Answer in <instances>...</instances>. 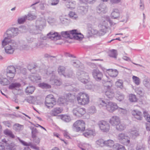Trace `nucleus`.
<instances>
[{
	"instance_id": "obj_61",
	"label": "nucleus",
	"mask_w": 150,
	"mask_h": 150,
	"mask_svg": "<svg viewBox=\"0 0 150 150\" xmlns=\"http://www.w3.org/2000/svg\"><path fill=\"white\" fill-rule=\"evenodd\" d=\"M129 99L131 102H135L137 101L136 96L133 94H132L130 95L129 97Z\"/></svg>"
},
{
	"instance_id": "obj_6",
	"label": "nucleus",
	"mask_w": 150,
	"mask_h": 150,
	"mask_svg": "<svg viewBox=\"0 0 150 150\" xmlns=\"http://www.w3.org/2000/svg\"><path fill=\"white\" fill-rule=\"evenodd\" d=\"M18 67L16 68L13 65H10L7 67L6 71V75L7 78L10 80L13 79L16 73V69Z\"/></svg>"
},
{
	"instance_id": "obj_16",
	"label": "nucleus",
	"mask_w": 150,
	"mask_h": 150,
	"mask_svg": "<svg viewBox=\"0 0 150 150\" xmlns=\"http://www.w3.org/2000/svg\"><path fill=\"white\" fill-rule=\"evenodd\" d=\"M106 6L103 3H101L98 6L97 8V12L99 13H105L106 12Z\"/></svg>"
},
{
	"instance_id": "obj_8",
	"label": "nucleus",
	"mask_w": 150,
	"mask_h": 150,
	"mask_svg": "<svg viewBox=\"0 0 150 150\" xmlns=\"http://www.w3.org/2000/svg\"><path fill=\"white\" fill-rule=\"evenodd\" d=\"M45 21L44 20H38L36 21V25L33 28V31L32 32L35 34H37L39 33V30H41L43 28V26L45 25Z\"/></svg>"
},
{
	"instance_id": "obj_43",
	"label": "nucleus",
	"mask_w": 150,
	"mask_h": 150,
	"mask_svg": "<svg viewBox=\"0 0 150 150\" xmlns=\"http://www.w3.org/2000/svg\"><path fill=\"white\" fill-rule=\"evenodd\" d=\"M35 88L33 86L27 87L25 89V92L28 94H32L35 90Z\"/></svg>"
},
{
	"instance_id": "obj_25",
	"label": "nucleus",
	"mask_w": 150,
	"mask_h": 150,
	"mask_svg": "<svg viewBox=\"0 0 150 150\" xmlns=\"http://www.w3.org/2000/svg\"><path fill=\"white\" fill-rule=\"evenodd\" d=\"M46 102L56 103V100L54 96L52 94H50L47 95L45 99Z\"/></svg>"
},
{
	"instance_id": "obj_4",
	"label": "nucleus",
	"mask_w": 150,
	"mask_h": 150,
	"mask_svg": "<svg viewBox=\"0 0 150 150\" xmlns=\"http://www.w3.org/2000/svg\"><path fill=\"white\" fill-rule=\"evenodd\" d=\"M76 74L79 76V80L82 83L86 84L90 81L88 74L85 72L83 70L79 69Z\"/></svg>"
},
{
	"instance_id": "obj_2",
	"label": "nucleus",
	"mask_w": 150,
	"mask_h": 150,
	"mask_svg": "<svg viewBox=\"0 0 150 150\" xmlns=\"http://www.w3.org/2000/svg\"><path fill=\"white\" fill-rule=\"evenodd\" d=\"M99 106L100 107H105L106 110L110 112H112L118 108L115 103L112 102H105L103 100L101 101Z\"/></svg>"
},
{
	"instance_id": "obj_18",
	"label": "nucleus",
	"mask_w": 150,
	"mask_h": 150,
	"mask_svg": "<svg viewBox=\"0 0 150 150\" xmlns=\"http://www.w3.org/2000/svg\"><path fill=\"white\" fill-rule=\"evenodd\" d=\"M119 118L116 116H112L109 122L112 126H116L120 123Z\"/></svg>"
},
{
	"instance_id": "obj_1",
	"label": "nucleus",
	"mask_w": 150,
	"mask_h": 150,
	"mask_svg": "<svg viewBox=\"0 0 150 150\" xmlns=\"http://www.w3.org/2000/svg\"><path fill=\"white\" fill-rule=\"evenodd\" d=\"M7 39L4 38L2 41L1 47L4 48L5 52L7 54H12L18 48V45L16 42L13 40L9 41Z\"/></svg>"
},
{
	"instance_id": "obj_51",
	"label": "nucleus",
	"mask_w": 150,
	"mask_h": 150,
	"mask_svg": "<svg viewBox=\"0 0 150 150\" xmlns=\"http://www.w3.org/2000/svg\"><path fill=\"white\" fill-rule=\"evenodd\" d=\"M143 83L145 87L148 88H150V79H145L144 80Z\"/></svg>"
},
{
	"instance_id": "obj_52",
	"label": "nucleus",
	"mask_w": 150,
	"mask_h": 150,
	"mask_svg": "<svg viewBox=\"0 0 150 150\" xmlns=\"http://www.w3.org/2000/svg\"><path fill=\"white\" fill-rule=\"evenodd\" d=\"M105 142L103 139H100L97 140L96 142L97 144L99 146L103 147L105 146Z\"/></svg>"
},
{
	"instance_id": "obj_28",
	"label": "nucleus",
	"mask_w": 150,
	"mask_h": 150,
	"mask_svg": "<svg viewBox=\"0 0 150 150\" xmlns=\"http://www.w3.org/2000/svg\"><path fill=\"white\" fill-rule=\"evenodd\" d=\"M24 126L23 125H20L18 123H16L13 127V129L16 132H19L23 129Z\"/></svg>"
},
{
	"instance_id": "obj_15",
	"label": "nucleus",
	"mask_w": 150,
	"mask_h": 150,
	"mask_svg": "<svg viewBox=\"0 0 150 150\" xmlns=\"http://www.w3.org/2000/svg\"><path fill=\"white\" fill-rule=\"evenodd\" d=\"M70 34L73 35V38L75 40H80L83 38L81 33H78L76 30H73L70 31Z\"/></svg>"
},
{
	"instance_id": "obj_32",
	"label": "nucleus",
	"mask_w": 150,
	"mask_h": 150,
	"mask_svg": "<svg viewBox=\"0 0 150 150\" xmlns=\"http://www.w3.org/2000/svg\"><path fill=\"white\" fill-rule=\"evenodd\" d=\"M9 83V81L8 79L6 78H4L2 76H0V84L4 86L8 85Z\"/></svg>"
},
{
	"instance_id": "obj_47",
	"label": "nucleus",
	"mask_w": 150,
	"mask_h": 150,
	"mask_svg": "<svg viewBox=\"0 0 150 150\" xmlns=\"http://www.w3.org/2000/svg\"><path fill=\"white\" fill-rule=\"evenodd\" d=\"M115 86L118 88H119L121 89L123 88V82L122 80H119L115 83Z\"/></svg>"
},
{
	"instance_id": "obj_19",
	"label": "nucleus",
	"mask_w": 150,
	"mask_h": 150,
	"mask_svg": "<svg viewBox=\"0 0 150 150\" xmlns=\"http://www.w3.org/2000/svg\"><path fill=\"white\" fill-rule=\"evenodd\" d=\"M46 74L47 75L51 77L50 79V81H53L55 78V71L51 70L50 69H48L47 70Z\"/></svg>"
},
{
	"instance_id": "obj_9",
	"label": "nucleus",
	"mask_w": 150,
	"mask_h": 150,
	"mask_svg": "<svg viewBox=\"0 0 150 150\" xmlns=\"http://www.w3.org/2000/svg\"><path fill=\"white\" fill-rule=\"evenodd\" d=\"M117 139L120 142L124 144L127 145L130 142L129 137L123 133L118 134Z\"/></svg>"
},
{
	"instance_id": "obj_50",
	"label": "nucleus",
	"mask_w": 150,
	"mask_h": 150,
	"mask_svg": "<svg viewBox=\"0 0 150 150\" xmlns=\"http://www.w3.org/2000/svg\"><path fill=\"white\" fill-rule=\"evenodd\" d=\"M52 83L57 86H59L62 84V81L60 80L54 79L53 81H51Z\"/></svg>"
},
{
	"instance_id": "obj_62",
	"label": "nucleus",
	"mask_w": 150,
	"mask_h": 150,
	"mask_svg": "<svg viewBox=\"0 0 150 150\" xmlns=\"http://www.w3.org/2000/svg\"><path fill=\"white\" fill-rule=\"evenodd\" d=\"M34 97L33 96H29L25 99L26 101L30 103H33L34 101Z\"/></svg>"
},
{
	"instance_id": "obj_7",
	"label": "nucleus",
	"mask_w": 150,
	"mask_h": 150,
	"mask_svg": "<svg viewBox=\"0 0 150 150\" xmlns=\"http://www.w3.org/2000/svg\"><path fill=\"white\" fill-rule=\"evenodd\" d=\"M85 123L82 120L76 121L73 125V129L76 132L83 131L85 130Z\"/></svg>"
},
{
	"instance_id": "obj_30",
	"label": "nucleus",
	"mask_w": 150,
	"mask_h": 150,
	"mask_svg": "<svg viewBox=\"0 0 150 150\" xmlns=\"http://www.w3.org/2000/svg\"><path fill=\"white\" fill-rule=\"evenodd\" d=\"M4 133L5 135L13 139L15 138V136L13 134L12 132L8 129H6L4 130Z\"/></svg>"
},
{
	"instance_id": "obj_45",
	"label": "nucleus",
	"mask_w": 150,
	"mask_h": 150,
	"mask_svg": "<svg viewBox=\"0 0 150 150\" xmlns=\"http://www.w3.org/2000/svg\"><path fill=\"white\" fill-rule=\"evenodd\" d=\"M39 86L42 88L45 89H49L51 87L50 85L45 83H40L39 84Z\"/></svg>"
},
{
	"instance_id": "obj_39",
	"label": "nucleus",
	"mask_w": 150,
	"mask_h": 150,
	"mask_svg": "<svg viewBox=\"0 0 150 150\" xmlns=\"http://www.w3.org/2000/svg\"><path fill=\"white\" fill-rule=\"evenodd\" d=\"M20 49L22 50H26L28 47V45L24 41L21 40L20 42Z\"/></svg>"
},
{
	"instance_id": "obj_42",
	"label": "nucleus",
	"mask_w": 150,
	"mask_h": 150,
	"mask_svg": "<svg viewBox=\"0 0 150 150\" xmlns=\"http://www.w3.org/2000/svg\"><path fill=\"white\" fill-rule=\"evenodd\" d=\"M66 1V7L69 8H73V3L72 1V0H62Z\"/></svg>"
},
{
	"instance_id": "obj_17",
	"label": "nucleus",
	"mask_w": 150,
	"mask_h": 150,
	"mask_svg": "<svg viewBox=\"0 0 150 150\" xmlns=\"http://www.w3.org/2000/svg\"><path fill=\"white\" fill-rule=\"evenodd\" d=\"M18 139L19 142L23 145L26 146H30L31 148L36 150H38L39 148L37 147L36 145H33L31 142H29L28 143L25 142L21 140L19 137H18Z\"/></svg>"
},
{
	"instance_id": "obj_31",
	"label": "nucleus",
	"mask_w": 150,
	"mask_h": 150,
	"mask_svg": "<svg viewBox=\"0 0 150 150\" xmlns=\"http://www.w3.org/2000/svg\"><path fill=\"white\" fill-rule=\"evenodd\" d=\"M74 75V73L73 70L71 69H69L66 70L64 76L65 77L70 78Z\"/></svg>"
},
{
	"instance_id": "obj_56",
	"label": "nucleus",
	"mask_w": 150,
	"mask_h": 150,
	"mask_svg": "<svg viewBox=\"0 0 150 150\" xmlns=\"http://www.w3.org/2000/svg\"><path fill=\"white\" fill-rule=\"evenodd\" d=\"M137 150H144L145 146L142 143H139L137 144Z\"/></svg>"
},
{
	"instance_id": "obj_55",
	"label": "nucleus",
	"mask_w": 150,
	"mask_h": 150,
	"mask_svg": "<svg viewBox=\"0 0 150 150\" xmlns=\"http://www.w3.org/2000/svg\"><path fill=\"white\" fill-rule=\"evenodd\" d=\"M26 19L29 20H32L36 18V17L30 13H28L27 16H25Z\"/></svg>"
},
{
	"instance_id": "obj_44",
	"label": "nucleus",
	"mask_w": 150,
	"mask_h": 150,
	"mask_svg": "<svg viewBox=\"0 0 150 150\" xmlns=\"http://www.w3.org/2000/svg\"><path fill=\"white\" fill-rule=\"evenodd\" d=\"M144 117L146 121L150 123V115L148 114L147 111H144L143 112Z\"/></svg>"
},
{
	"instance_id": "obj_10",
	"label": "nucleus",
	"mask_w": 150,
	"mask_h": 150,
	"mask_svg": "<svg viewBox=\"0 0 150 150\" xmlns=\"http://www.w3.org/2000/svg\"><path fill=\"white\" fill-rule=\"evenodd\" d=\"M73 114L77 117H81L86 112L85 109L83 108L77 107L73 110Z\"/></svg>"
},
{
	"instance_id": "obj_53",
	"label": "nucleus",
	"mask_w": 150,
	"mask_h": 150,
	"mask_svg": "<svg viewBox=\"0 0 150 150\" xmlns=\"http://www.w3.org/2000/svg\"><path fill=\"white\" fill-rule=\"evenodd\" d=\"M56 103L54 102L50 103L45 102V104L47 108L49 109L52 108L55 105Z\"/></svg>"
},
{
	"instance_id": "obj_60",
	"label": "nucleus",
	"mask_w": 150,
	"mask_h": 150,
	"mask_svg": "<svg viewBox=\"0 0 150 150\" xmlns=\"http://www.w3.org/2000/svg\"><path fill=\"white\" fill-rule=\"evenodd\" d=\"M132 79L133 80L134 82L137 85H139L140 83V79L137 76H133Z\"/></svg>"
},
{
	"instance_id": "obj_57",
	"label": "nucleus",
	"mask_w": 150,
	"mask_h": 150,
	"mask_svg": "<svg viewBox=\"0 0 150 150\" xmlns=\"http://www.w3.org/2000/svg\"><path fill=\"white\" fill-rule=\"evenodd\" d=\"M37 67V65L35 64H29L28 66V69L30 71L32 70L36 69Z\"/></svg>"
},
{
	"instance_id": "obj_37",
	"label": "nucleus",
	"mask_w": 150,
	"mask_h": 150,
	"mask_svg": "<svg viewBox=\"0 0 150 150\" xmlns=\"http://www.w3.org/2000/svg\"><path fill=\"white\" fill-rule=\"evenodd\" d=\"M67 99H68V102H73L74 101V100L75 98L74 95L71 94L70 93L67 94L66 95Z\"/></svg>"
},
{
	"instance_id": "obj_20",
	"label": "nucleus",
	"mask_w": 150,
	"mask_h": 150,
	"mask_svg": "<svg viewBox=\"0 0 150 150\" xmlns=\"http://www.w3.org/2000/svg\"><path fill=\"white\" fill-rule=\"evenodd\" d=\"M29 79L33 82H36L37 81L41 79L40 76L36 74L31 75L30 76Z\"/></svg>"
},
{
	"instance_id": "obj_46",
	"label": "nucleus",
	"mask_w": 150,
	"mask_h": 150,
	"mask_svg": "<svg viewBox=\"0 0 150 150\" xmlns=\"http://www.w3.org/2000/svg\"><path fill=\"white\" fill-rule=\"evenodd\" d=\"M30 129L32 131V136L33 138H34L35 137L37 134L38 133V131L36 128L34 127H31Z\"/></svg>"
},
{
	"instance_id": "obj_23",
	"label": "nucleus",
	"mask_w": 150,
	"mask_h": 150,
	"mask_svg": "<svg viewBox=\"0 0 150 150\" xmlns=\"http://www.w3.org/2000/svg\"><path fill=\"white\" fill-rule=\"evenodd\" d=\"M58 103L61 106H65L68 104V99L64 97H60L58 100Z\"/></svg>"
},
{
	"instance_id": "obj_49",
	"label": "nucleus",
	"mask_w": 150,
	"mask_h": 150,
	"mask_svg": "<svg viewBox=\"0 0 150 150\" xmlns=\"http://www.w3.org/2000/svg\"><path fill=\"white\" fill-rule=\"evenodd\" d=\"M114 147L116 149L115 150H126L124 146L118 144H116Z\"/></svg>"
},
{
	"instance_id": "obj_34",
	"label": "nucleus",
	"mask_w": 150,
	"mask_h": 150,
	"mask_svg": "<svg viewBox=\"0 0 150 150\" xmlns=\"http://www.w3.org/2000/svg\"><path fill=\"white\" fill-rule=\"evenodd\" d=\"M71 62L74 67L78 68L80 67V66H81L82 67L81 69H83V67L82 65L79 61L78 60H73L71 61Z\"/></svg>"
},
{
	"instance_id": "obj_11",
	"label": "nucleus",
	"mask_w": 150,
	"mask_h": 150,
	"mask_svg": "<svg viewBox=\"0 0 150 150\" xmlns=\"http://www.w3.org/2000/svg\"><path fill=\"white\" fill-rule=\"evenodd\" d=\"M92 74L93 78L97 81H100L103 77L102 73L98 69L93 70Z\"/></svg>"
},
{
	"instance_id": "obj_27",
	"label": "nucleus",
	"mask_w": 150,
	"mask_h": 150,
	"mask_svg": "<svg viewBox=\"0 0 150 150\" xmlns=\"http://www.w3.org/2000/svg\"><path fill=\"white\" fill-rule=\"evenodd\" d=\"M120 14L119 10L117 9L113 10V11L111 14V16L113 19H117L119 17Z\"/></svg>"
},
{
	"instance_id": "obj_36",
	"label": "nucleus",
	"mask_w": 150,
	"mask_h": 150,
	"mask_svg": "<svg viewBox=\"0 0 150 150\" xmlns=\"http://www.w3.org/2000/svg\"><path fill=\"white\" fill-rule=\"evenodd\" d=\"M117 53L116 50L113 49L110 50L109 54V56L111 57L116 59L117 58Z\"/></svg>"
},
{
	"instance_id": "obj_29",
	"label": "nucleus",
	"mask_w": 150,
	"mask_h": 150,
	"mask_svg": "<svg viewBox=\"0 0 150 150\" xmlns=\"http://www.w3.org/2000/svg\"><path fill=\"white\" fill-rule=\"evenodd\" d=\"M126 125L123 123H120V122L116 126V129L120 131L124 130L126 128Z\"/></svg>"
},
{
	"instance_id": "obj_22",
	"label": "nucleus",
	"mask_w": 150,
	"mask_h": 150,
	"mask_svg": "<svg viewBox=\"0 0 150 150\" xmlns=\"http://www.w3.org/2000/svg\"><path fill=\"white\" fill-rule=\"evenodd\" d=\"M21 86V84L19 83H13L9 85L8 88L10 89L18 90Z\"/></svg>"
},
{
	"instance_id": "obj_33",
	"label": "nucleus",
	"mask_w": 150,
	"mask_h": 150,
	"mask_svg": "<svg viewBox=\"0 0 150 150\" xmlns=\"http://www.w3.org/2000/svg\"><path fill=\"white\" fill-rule=\"evenodd\" d=\"M66 68L64 67L59 66L58 68L57 71L59 74L63 75L64 76V75L65 74V71H66Z\"/></svg>"
},
{
	"instance_id": "obj_41",
	"label": "nucleus",
	"mask_w": 150,
	"mask_h": 150,
	"mask_svg": "<svg viewBox=\"0 0 150 150\" xmlns=\"http://www.w3.org/2000/svg\"><path fill=\"white\" fill-rule=\"evenodd\" d=\"M83 135L86 137H88L91 135L94 136L95 134L94 132L92 130H90L86 131L83 134Z\"/></svg>"
},
{
	"instance_id": "obj_26",
	"label": "nucleus",
	"mask_w": 150,
	"mask_h": 150,
	"mask_svg": "<svg viewBox=\"0 0 150 150\" xmlns=\"http://www.w3.org/2000/svg\"><path fill=\"white\" fill-rule=\"evenodd\" d=\"M2 142L4 146H1L2 149L4 148V146L6 147V148L8 149H11L12 148V147L10 144V143L8 141H6V139H3L2 140Z\"/></svg>"
},
{
	"instance_id": "obj_21",
	"label": "nucleus",
	"mask_w": 150,
	"mask_h": 150,
	"mask_svg": "<svg viewBox=\"0 0 150 150\" xmlns=\"http://www.w3.org/2000/svg\"><path fill=\"white\" fill-rule=\"evenodd\" d=\"M63 109L62 108H55L51 111V114L53 116H57L58 114L61 113Z\"/></svg>"
},
{
	"instance_id": "obj_59",
	"label": "nucleus",
	"mask_w": 150,
	"mask_h": 150,
	"mask_svg": "<svg viewBox=\"0 0 150 150\" xmlns=\"http://www.w3.org/2000/svg\"><path fill=\"white\" fill-rule=\"evenodd\" d=\"M45 46V42L42 40L40 41L38 43L36 44V46L38 48L42 47Z\"/></svg>"
},
{
	"instance_id": "obj_58",
	"label": "nucleus",
	"mask_w": 150,
	"mask_h": 150,
	"mask_svg": "<svg viewBox=\"0 0 150 150\" xmlns=\"http://www.w3.org/2000/svg\"><path fill=\"white\" fill-rule=\"evenodd\" d=\"M131 134L132 137L134 138L139 135L138 131L136 130H132L131 132Z\"/></svg>"
},
{
	"instance_id": "obj_64",
	"label": "nucleus",
	"mask_w": 150,
	"mask_h": 150,
	"mask_svg": "<svg viewBox=\"0 0 150 150\" xmlns=\"http://www.w3.org/2000/svg\"><path fill=\"white\" fill-rule=\"evenodd\" d=\"M62 119L63 120L67 122H69L70 120L69 117L65 115H62Z\"/></svg>"
},
{
	"instance_id": "obj_13",
	"label": "nucleus",
	"mask_w": 150,
	"mask_h": 150,
	"mask_svg": "<svg viewBox=\"0 0 150 150\" xmlns=\"http://www.w3.org/2000/svg\"><path fill=\"white\" fill-rule=\"evenodd\" d=\"M47 36L52 40H57L61 38V35L57 32H51L47 34Z\"/></svg>"
},
{
	"instance_id": "obj_40",
	"label": "nucleus",
	"mask_w": 150,
	"mask_h": 150,
	"mask_svg": "<svg viewBox=\"0 0 150 150\" xmlns=\"http://www.w3.org/2000/svg\"><path fill=\"white\" fill-rule=\"evenodd\" d=\"M61 36L64 37L66 38H69L71 39L72 38L71 37V36L72 35L70 34V31H63L61 33Z\"/></svg>"
},
{
	"instance_id": "obj_63",
	"label": "nucleus",
	"mask_w": 150,
	"mask_h": 150,
	"mask_svg": "<svg viewBox=\"0 0 150 150\" xmlns=\"http://www.w3.org/2000/svg\"><path fill=\"white\" fill-rule=\"evenodd\" d=\"M26 19V17L25 16L23 17L19 18L18 20V22L19 24H22L25 22Z\"/></svg>"
},
{
	"instance_id": "obj_24",
	"label": "nucleus",
	"mask_w": 150,
	"mask_h": 150,
	"mask_svg": "<svg viewBox=\"0 0 150 150\" xmlns=\"http://www.w3.org/2000/svg\"><path fill=\"white\" fill-rule=\"evenodd\" d=\"M105 96L109 99H112L114 96V93L112 90L108 89L105 93Z\"/></svg>"
},
{
	"instance_id": "obj_14",
	"label": "nucleus",
	"mask_w": 150,
	"mask_h": 150,
	"mask_svg": "<svg viewBox=\"0 0 150 150\" xmlns=\"http://www.w3.org/2000/svg\"><path fill=\"white\" fill-rule=\"evenodd\" d=\"M132 115L137 120H141L143 119L142 112L137 110H134L132 112Z\"/></svg>"
},
{
	"instance_id": "obj_35",
	"label": "nucleus",
	"mask_w": 150,
	"mask_h": 150,
	"mask_svg": "<svg viewBox=\"0 0 150 150\" xmlns=\"http://www.w3.org/2000/svg\"><path fill=\"white\" fill-rule=\"evenodd\" d=\"M108 27L105 25H103L102 26V29L100 30L98 33L100 35H104L106 33Z\"/></svg>"
},
{
	"instance_id": "obj_54",
	"label": "nucleus",
	"mask_w": 150,
	"mask_h": 150,
	"mask_svg": "<svg viewBox=\"0 0 150 150\" xmlns=\"http://www.w3.org/2000/svg\"><path fill=\"white\" fill-rule=\"evenodd\" d=\"M104 86L106 87L108 89H110L112 86L111 81H107L103 83Z\"/></svg>"
},
{
	"instance_id": "obj_48",
	"label": "nucleus",
	"mask_w": 150,
	"mask_h": 150,
	"mask_svg": "<svg viewBox=\"0 0 150 150\" xmlns=\"http://www.w3.org/2000/svg\"><path fill=\"white\" fill-rule=\"evenodd\" d=\"M124 98V95L121 93L119 92V93L117 94L116 95V98L120 101L123 100Z\"/></svg>"
},
{
	"instance_id": "obj_3",
	"label": "nucleus",
	"mask_w": 150,
	"mask_h": 150,
	"mask_svg": "<svg viewBox=\"0 0 150 150\" xmlns=\"http://www.w3.org/2000/svg\"><path fill=\"white\" fill-rule=\"evenodd\" d=\"M19 33L18 28H11L8 29L4 35V38L8 40L17 36Z\"/></svg>"
},
{
	"instance_id": "obj_5",
	"label": "nucleus",
	"mask_w": 150,
	"mask_h": 150,
	"mask_svg": "<svg viewBox=\"0 0 150 150\" xmlns=\"http://www.w3.org/2000/svg\"><path fill=\"white\" fill-rule=\"evenodd\" d=\"M89 99L88 95L83 92L80 93L77 97L78 103L81 105H84L87 104L89 103Z\"/></svg>"
},
{
	"instance_id": "obj_12",
	"label": "nucleus",
	"mask_w": 150,
	"mask_h": 150,
	"mask_svg": "<svg viewBox=\"0 0 150 150\" xmlns=\"http://www.w3.org/2000/svg\"><path fill=\"white\" fill-rule=\"evenodd\" d=\"M99 125L100 129L103 132H107L110 129V125L106 122H101Z\"/></svg>"
},
{
	"instance_id": "obj_38",
	"label": "nucleus",
	"mask_w": 150,
	"mask_h": 150,
	"mask_svg": "<svg viewBox=\"0 0 150 150\" xmlns=\"http://www.w3.org/2000/svg\"><path fill=\"white\" fill-rule=\"evenodd\" d=\"M105 146L110 147L112 146L113 148H115L114 146L115 145V144H114V142L113 140H108L107 141H105Z\"/></svg>"
}]
</instances>
